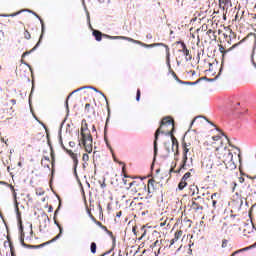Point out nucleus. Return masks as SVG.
<instances>
[{
  "label": "nucleus",
  "mask_w": 256,
  "mask_h": 256,
  "mask_svg": "<svg viewBox=\"0 0 256 256\" xmlns=\"http://www.w3.org/2000/svg\"><path fill=\"white\" fill-rule=\"evenodd\" d=\"M215 156L221 163L217 166L214 165V172L216 175H225L227 169L229 171H235L237 169V163L233 160V152L231 149L219 146L215 150Z\"/></svg>",
  "instance_id": "nucleus-1"
},
{
  "label": "nucleus",
  "mask_w": 256,
  "mask_h": 256,
  "mask_svg": "<svg viewBox=\"0 0 256 256\" xmlns=\"http://www.w3.org/2000/svg\"><path fill=\"white\" fill-rule=\"evenodd\" d=\"M173 131H175V120H173V118L170 116L164 117L160 123V127L154 134V156L157 155V141H159V135H161V133L163 135H170L172 141V149H175L176 147V151H179V141L175 135H173Z\"/></svg>",
  "instance_id": "nucleus-2"
},
{
  "label": "nucleus",
  "mask_w": 256,
  "mask_h": 256,
  "mask_svg": "<svg viewBox=\"0 0 256 256\" xmlns=\"http://www.w3.org/2000/svg\"><path fill=\"white\" fill-rule=\"evenodd\" d=\"M79 145H83L86 153H93V136L91 135V130H89V124H87V120L85 119L81 122Z\"/></svg>",
  "instance_id": "nucleus-3"
},
{
  "label": "nucleus",
  "mask_w": 256,
  "mask_h": 256,
  "mask_svg": "<svg viewBox=\"0 0 256 256\" xmlns=\"http://www.w3.org/2000/svg\"><path fill=\"white\" fill-rule=\"evenodd\" d=\"M126 168L125 165L122 167V174L124 175V178L122 179L123 184L126 186V189H131L132 193H139L141 189H147V185L142 180L136 181V180H129L131 177L127 175L125 172Z\"/></svg>",
  "instance_id": "nucleus-4"
},
{
  "label": "nucleus",
  "mask_w": 256,
  "mask_h": 256,
  "mask_svg": "<svg viewBox=\"0 0 256 256\" xmlns=\"http://www.w3.org/2000/svg\"><path fill=\"white\" fill-rule=\"evenodd\" d=\"M114 39H122L124 41H129L130 43H135L136 45H141V47H145L146 49H152L153 47H164L166 51V59L169 63L170 57H171V50L167 44L164 43H153V44H146L139 40H135L133 38H129L127 36H116Z\"/></svg>",
  "instance_id": "nucleus-5"
},
{
  "label": "nucleus",
  "mask_w": 256,
  "mask_h": 256,
  "mask_svg": "<svg viewBox=\"0 0 256 256\" xmlns=\"http://www.w3.org/2000/svg\"><path fill=\"white\" fill-rule=\"evenodd\" d=\"M13 105H17V100L11 99L9 102H6V104H4L0 113L1 119H11V117H13V114L15 113Z\"/></svg>",
  "instance_id": "nucleus-6"
},
{
  "label": "nucleus",
  "mask_w": 256,
  "mask_h": 256,
  "mask_svg": "<svg viewBox=\"0 0 256 256\" xmlns=\"http://www.w3.org/2000/svg\"><path fill=\"white\" fill-rule=\"evenodd\" d=\"M203 203H205V198L197 196L192 198L190 209L195 213H203Z\"/></svg>",
  "instance_id": "nucleus-7"
},
{
  "label": "nucleus",
  "mask_w": 256,
  "mask_h": 256,
  "mask_svg": "<svg viewBox=\"0 0 256 256\" xmlns=\"http://www.w3.org/2000/svg\"><path fill=\"white\" fill-rule=\"evenodd\" d=\"M57 213H59V209H57L55 211L53 219H54L55 225H57V227L60 231L59 234L48 242H45V243L37 245V246H32L34 249H40V247H45V245H49L50 243H54V241H57V239H59L61 237V235H63V227H61V224H59V222L57 221Z\"/></svg>",
  "instance_id": "nucleus-8"
},
{
  "label": "nucleus",
  "mask_w": 256,
  "mask_h": 256,
  "mask_svg": "<svg viewBox=\"0 0 256 256\" xmlns=\"http://www.w3.org/2000/svg\"><path fill=\"white\" fill-rule=\"evenodd\" d=\"M29 71L31 72L29 67L20 64L18 69H16V75H18V77H29Z\"/></svg>",
  "instance_id": "nucleus-9"
},
{
  "label": "nucleus",
  "mask_w": 256,
  "mask_h": 256,
  "mask_svg": "<svg viewBox=\"0 0 256 256\" xmlns=\"http://www.w3.org/2000/svg\"><path fill=\"white\" fill-rule=\"evenodd\" d=\"M157 181L155 179H149L147 184L148 194L151 195L157 191Z\"/></svg>",
  "instance_id": "nucleus-10"
},
{
  "label": "nucleus",
  "mask_w": 256,
  "mask_h": 256,
  "mask_svg": "<svg viewBox=\"0 0 256 256\" xmlns=\"http://www.w3.org/2000/svg\"><path fill=\"white\" fill-rule=\"evenodd\" d=\"M219 7L227 13V11L233 7V2H231V0H219Z\"/></svg>",
  "instance_id": "nucleus-11"
},
{
  "label": "nucleus",
  "mask_w": 256,
  "mask_h": 256,
  "mask_svg": "<svg viewBox=\"0 0 256 256\" xmlns=\"http://www.w3.org/2000/svg\"><path fill=\"white\" fill-rule=\"evenodd\" d=\"M63 149L66 150V153L71 157V159L73 160V164H74V171H77V166L79 165V159H77V154L74 153L72 150L66 149L65 147H63Z\"/></svg>",
  "instance_id": "nucleus-12"
},
{
  "label": "nucleus",
  "mask_w": 256,
  "mask_h": 256,
  "mask_svg": "<svg viewBox=\"0 0 256 256\" xmlns=\"http://www.w3.org/2000/svg\"><path fill=\"white\" fill-rule=\"evenodd\" d=\"M223 35H224V38L226 39L227 43L229 45H231V43H232L231 37H235V33H233V30L228 29V30H226V32Z\"/></svg>",
  "instance_id": "nucleus-13"
},
{
  "label": "nucleus",
  "mask_w": 256,
  "mask_h": 256,
  "mask_svg": "<svg viewBox=\"0 0 256 256\" xmlns=\"http://www.w3.org/2000/svg\"><path fill=\"white\" fill-rule=\"evenodd\" d=\"M187 161H188L187 153H183V156H182V163H181V165H180L179 170L176 171V173H180L182 169H184V170L187 169Z\"/></svg>",
  "instance_id": "nucleus-14"
},
{
  "label": "nucleus",
  "mask_w": 256,
  "mask_h": 256,
  "mask_svg": "<svg viewBox=\"0 0 256 256\" xmlns=\"http://www.w3.org/2000/svg\"><path fill=\"white\" fill-rule=\"evenodd\" d=\"M181 237H183V232L181 230H177L174 234V238L170 241V245L177 243Z\"/></svg>",
  "instance_id": "nucleus-15"
},
{
  "label": "nucleus",
  "mask_w": 256,
  "mask_h": 256,
  "mask_svg": "<svg viewBox=\"0 0 256 256\" xmlns=\"http://www.w3.org/2000/svg\"><path fill=\"white\" fill-rule=\"evenodd\" d=\"M206 35H208L210 41H217V31L209 29Z\"/></svg>",
  "instance_id": "nucleus-16"
},
{
  "label": "nucleus",
  "mask_w": 256,
  "mask_h": 256,
  "mask_svg": "<svg viewBox=\"0 0 256 256\" xmlns=\"http://www.w3.org/2000/svg\"><path fill=\"white\" fill-rule=\"evenodd\" d=\"M31 53V51H26L22 54V59H21V63H23L24 67H28L29 71H31V73H33V68H31V65H29L27 62H25V57H27V55H29Z\"/></svg>",
  "instance_id": "nucleus-17"
},
{
  "label": "nucleus",
  "mask_w": 256,
  "mask_h": 256,
  "mask_svg": "<svg viewBox=\"0 0 256 256\" xmlns=\"http://www.w3.org/2000/svg\"><path fill=\"white\" fill-rule=\"evenodd\" d=\"M237 45L239 44H233L232 47H230L228 50L225 49V47L223 45H219V51L220 53H222V55H225L226 53H229V51H233V49H235V47H237Z\"/></svg>",
  "instance_id": "nucleus-18"
},
{
  "label": "nucleus",
  "mask_w": 256,
  "mask_h": 256,
  "mask_svg": "<svg viewBox=\"0 0 256 256\" xmlns=\"http://www.w3.org/2000/svg\"><path fill=\"white\" fill-rule=\"evenodd\" d=\"M177 44L181 45L180 51H182V53L185 55V57H188L189 49H187V45H185V42L178 41Z\"/></svg>",
  "instance_id": "nucleus-19"
},
{
  "label": "nucleus",
  "mask_w": 256,
  "mask_h": 256,
  "mask_svg": "<svg viewBox=\"0 0 256 256\" xmlns=\"http://www.w3.org/2000/svg\"><path fill=\"white\" fill-rule=\"evenodd\" d=\"M40 22H41V27H42V34L40 35V39H39L38 43L35 45L34 49H32L31 51H35L39 47V43H41V39H43V33H45V23L43 22L42 19H40Z\"/></svg>",
  "instance_id": "nucleus-20"
},
{
  "label": "nucleus",
  "mask_w": 256,
  "mask_h": 256,
  "mask_svg": "<svg viewBox=\"0 0 256 256\" xmlns=\"http://www.w3.org/2000/svg\"><path fill=\"white\" fill-rule=\"evenodd\" d=\"M92 35L95 37L96 41H101V39L103 37V33H101V31H99V30H94L92 32Z\"/></svg>",
  "instance_id": "nucleus-21"
},
{
  "label": "nucleus",
  "mask_w": 256,
  "mask_h": 256,
  "mask_svg": "<svg viewBox=\"0 0 256 256\" xmlns=\"http://www.w3.org/2000/svg\"><path fill=\"white\" fill-rule=\"evenodd\" d=\"M85 112L94 114L95 113V108L91 107V104L87 103L85 105Z\"/></svg>",
  "instance_id": "nucleus-22"
},
{
  "label": "nucleus",
  "mask_w": 256,
  "mask_h": 256,
  "mask_svg": "<svg viewBox=\"0 0 256 256\" xmlns=\"http://www.w3.org/2000/svg\"><path fill=\"white\" fill-rule=\"evenodd\" d=\"M186 185H187V180H184V178H182L178 184V189H180V191H183V189H185Z\"/></svg>",
  "instance_id": "nucleus-23"
},
{
  "label": "nucleus",
  "mask_w": 256,
  "mask_h": 256,
  "mask_svg": "<svg viewBox=\"0 0 256 256\" xmlns=\"http://www.w3.org/2000/svg\"><path fill=\"white\" fill-rule=\"evenodd\" d=\"M217 195H219V194L218 193H213L211 195L213 209H217V200H215V197H217Z\"/></svg>",
  "instance_id": "nucleus-24"
},
{
  "label": "nucleus",
  "mask_w": 256,
  "mask_h": 256,
  "mask_svg": "<svg viewBox=\"0 0 256 256\" xmlns=\"http://www.w3.org/2000/svg\"><path fill=\"white\" fill-rule=\"evenodd\" d=\"M23 11H25V10H20L16 13H12V14H0V17H17V15H20V13H23Z\"/></svg>",
  "instance_id": "nucleus-25"
},
{
  "label": "nucleus",
  "mask_w": 256,
  "mask_h": 256,
  "mask_svg": "<svg viewBox=\"0 0 256 256\" xmlns=\"http://www.w3.org/2000/svg\"><path fill=\"white\" fill-rule=\"evenodd\" d=\"M243 15H245V11L239 10L235 16L236 21H241L243 19Z\"/></svg>",
  "instance_id": "nucleus-26"
},
{
  "label": "nucleus",
  "mask_w": 256,
  "mask_h": 256,
  "mask_svg": "<svg viewBox=\"0 0 256 256\" xmlns=\"http://www.w3.org/2000/svg\"><path fill=\"white\" fill-rule=\"evenodd\" d=\"M90 251L93 255H95V253H97V243L92 242L90 245Z\"/></svg>",
  "instance_id": "nucleus-27"
},
{
  "label": "nucleus",
  "mask_w": 256,
  "mask_h": 256,
  "mask_svg": "<svg viewBox=\"0 0 256 256\" xmlns=\"http://www.w3.org/2000/svg\"><path fill=\"white\" fill-rule=\"evenodd\" d=\"M190 191H192V196L195 195V191H197L196 193H199V188L196 185H192L190 187Z\"/></svg>",
  "instance_id": "nucleus-28"
},
{
  "label": "nucleus",
  "mask_w": 256,
  "mask_h": 256,
  "mask_svg": "<svg viewBox=\"0 0 256 256\" xmlns=\"http://www.w3.org/2000/svg\"><path fill=\"white\" fill-rule=\"evenodd\" d=\"M7 239L10 247V253H15V247H13V242H11V239L9 237Z\"/></svg>",
  "instance_id": "nucleus-29"
},
{
  "label": "nucleus",
  "mask_w": 256,
  "mask_h": 256,
  "mask_svg": "<svg viewBox=\"0 0 256 256\" xmlns=\"http://www.w3.org/2000/svg\"><path fill=\"white\" fill-rule=\"evenodd\" d=\"M189 146L187 145L186 142L182 143V149H183V153H189Z\"/></svg>",
  "instance_id": "nucleus-30"
},
{
  "label": "nucleus",
  "mask_w": 256,
  "mask_h": 256,
  "mask_svg": "<svg viewBox=\"0 0 256 256\" xmlns=\"http://www.w3.org/2000/svg\"><path fill=\"white\" fill-rule=\"evenodd\" d=\"M21 245L24 247H27V244H25V234L22 232L21 233V238H20Z\"/></svg>",
  "instance_id": "nucleus-31"
},
{
  "label": "nucleus",
  "mask_w": 256,
  "mask_h": 256,
  "mask_svg": "<svg viewBox=\"0 0 256 256\" xmlns=\"http://www.w3.org/2000/svg\"><path fill=\"white\" fill-rule=\"evenodd\" d=\"M183 223H185V225H186L188 228H191V225H192L193 222H192L191 220L185 218V219L183 220Z\"/></svg>",
  "instance_id": "nucleus-32"
},
{
  "label": "nucleus",
  "mask_w": 256,
  "mask_h": 256,
  "mask_svg": "<svg viewBox=\"0 0 256 256\" xmlns=\"http://www.w3.org/2000/svg\"><path fill=\"white\" fill-rule=\"evenodd\" d=\"M230 147H233L234 149L238 150L237 156H238L239 161L241 162V149H239L238 147H235L231 144H230Z\"/></svg>",
  "instance_id": "nucleus-33"
},
{
  "label": "nucleus",
  "mask_w": 256,
  "mask_h": 256,
  "mask_svg": "<svg viewBox=\"0 0 256 256\" xmlns=\"http://www.w3.org/2000/svg\"><path fill=\"white\" fill-rule=\"evenodd\" d=\"M136 101H141V89H138L136 92Z\"/></svg>",
  "instance_id": "nucleus-34"
},
{
  "label": "nucleus",
  "mask_w": 256,
  "mask_h": 256,
  "mask_svg": "<svg viewBox=\"0 0 256 256\" xmlns=\"http://www.w3.org/2000/svg\"><path fill=\"white\" fill-rule=\"evenodd\" d=\"M82 161H84V163H87V161H89V154L87 153L83 154Z\"/></svg>",
  "instance_id": "nucleus-35"
},
{
  "label": "nucleus",
  "mask_w": 256,
  "mask_h": 256,
  "mask_svg": "<svg viewBox=\"0 0 256 256\" xmlns=\"http://www.w3.org/2000/svg\"><path fill=\"white\" fill-rule=\"evenodd\" d=\"M189 178H191V172H186L184 175H183V177H182V179H184V180H188Z\"/></svg>",
  "instance_id": "nucleus-36"
},
{
  "label": "nucleus",
  "mask_w": 256,
  "mask_h": 256,
  "mask_svg": "<svg viewBox=\"0 0 256 256\" xmlns=\"http://www.w3.org/2000/svg\"><path fill=\"white\" fill-rule=\"evenodd\" d=\"M88 215H89L90 219H91L94 223H96L97 219L95 218V216H93V214L91 213V210H88Z\"/></svg>",
  "instance_id": "nucleus-37"
},
{
  "label": "nucleus",
  "mask_w": 256,
  "mask_h": 256,
  "mask_svg": "<svg viewBox=\"0 0 256 256\" xmlns=\"http://www.w3.org/2000/svg\"><path fill=\"white\" fill-rule=\"evenodd\" d=\"M142 235L141 238L145 237L147 235V230L145 229V226L141 227Z\"/></svg>",
  "instance_id": "nucleus-38"
},
{
  "label": "nucleus",
  "mask_w": 256,
  "mask_h": 256,
  "mask_svg": "<svg viewBox=\"0 0 256 256\" xmlns=\"http://www.w3.org/2000/svg\"><path fill=\"white\" fill-rule=\"evenodd\" d=\"M24 37H25L26 39H31V33H29L27 30H25V32H24Z\"/></svg>",
  "instance_id": "nucleus-39"
},
{
  "label": "nucleus",
  "mask_w": 256,
  "mask_h": 256,
  "mask_svg": "<svg viewBox=\"0 0 256 256\" xmlns=\"http://www.w3.org/2000/svg\"><path fill=\"white\" fill-rule=\"evenodd\" d=\"M51 158H52V162L55 161V152L53 151V148H51Z\"/></svg>",
  "instance_id": "nucleus-40"
},
{
  "label": "nucleus",
  "mask_w": 256,
  "mask_h": 256,
  "mask_svg": "<svg viewBox=\"0 0 256 256\" xmlns=\"http://www.w3.org/2000/svg\"><path fill=\"white\" fill-rule=\"evenodd\" d=\"M106 99V105H107V109H108V115L111 113V108H109V101H107V97H105Z\"/></svg>",
  "instance_id": "nucleus-41"
},
{
  "label": "nucleus",
  "mask_w": 256,
  "mask_h": 256,
  "mask_svg": "<svg viewBox=\"0 0 256 256\" xmlns=\"http://www.w3.org/2000/svg\"><path fill=\"white\" fill-rule=\"evenodd\" d=\"M213 141H221V136H213Z\"/></svg>",
  "instance_id": "nucleus-42"
},
{
  "label": "nucleus",
  "mask_w": 256,
  "mask_h": 256,
  "mask_svg": "<svg viewBox=\"0 0 256 256\" xmlns=\"http://www.w3.org/2000/svg\"><path fill=\"white\" fill-rule=\"evenodd\" d=\"M239 183H245V178L243 176H240L238 178Z\"/></svg>",
  "instance_id": "nucleus-43"
},
{
  "label": "nucleus",
  "mask_w": 256,
  "mask_h": 256,
  "mask_svg": "<svg viewBox=\"0 0 256 256\" xmlns=\"http://www.w3.org/2000/svg\"><path fill=\"white\" fill-rule=\"evenodd\" d=\"M0 139L2 141V143H5V145H7V142L9 141V139H4L3 137L0 136Z\"/></svg>",
  "instance_id": "nucleus-44"
},
{
  "label": "nucleus",
  "mask_w": 256,
  "mask_h": 256,
  "mask_svg": "<svg viewBox=\"0 0 256 256\" xmlns=\"http://www.w3.org/2000/svg\"><path fill=\"white\" fill-rule=\"evenodd\" d=\"M107 233H108V235L112 238V239H115V236L113 235V232H111V231H107Z\"/></svg>",
  "instance_id": "nucleus-45"
},
{
  "label": "nucleus",
  "mask_w": 256,
  "mask_h": 256,
  "mask_svg": "<svg viewBox=\"0 0 256 256\" xmlns=\"http://www.w3.org/2000/svg\"><path fill=\"white\" fill-rule=\"evenodd\" d=\"M14 198H15V201H16V207H19V203H17V193L14 192Z\"/></svg>",
  "instance_id": "nucleus-46"
},
{
  "label": "nucleus",
  "mask_w": 256,
  "mask_h": 256,
  "mask_svg": "<svg viewBox=\"0 0 256 256\" xmlns=\"http://www.w3.org/2000/svg\"><path fill=\"white\" fill-rule=\"evenodd\" d=\"M222 247H227V240L224 239V240L222 241Z\"/></svg>",
  "instance_id": "nucleus-47"
},
{
  "label": "nucleus",
  "mask_w": 256,
  "mask_h": 256,
  "mask_svg": "<svg viewBox=\"0 0 256 256\" xmlns=\"http://www.w3.org/2000/svg\"><path fill=\"white\" fill-rule=\"evenodd\" d=\"M95 223H96V225H97L98 227H103V223H101V222H99V221H97V220H96Z\"/></svg>",
  "instance_id": "nucleus-48"
},
{
  "label": "nucleus",
  "mask_w": 256,
  "mask_h": 256,
  "mask_svg": "<svg viewBox=\"0 0 256 256\" xmlns=\"http://www.w3.org/2000/svg\"><path fill=\"white\" fill-rule=\"evenodd\" d=\"M101 229H103V231H105L106 233L109 231V229H107V226L102 225Z\"/></svg>",
  "instance_id": "nucleus-49"
},
{
  "label": "nucleus",
  "mask_w": 256,
  "mask_h": 256,
  "mask_svg": "<svg viewBox=\"0 0 256 256\" xmlns=\"http://www.w3.org/2000/svg\"><path fill=\"white\" fill-rule=\"evenodd\" d=\"M172 75H173V77H174L177 81H179V77L177 76V74H176L175 72H172Z\"/></svg>",
  "instance_id": "nucleus-50"
},
{
  "label": "nucleus",
  "mask_w": 256,
  "mask_h": 256,
  "mask_svg": "<svg viewBox=\"0 0 256 256\" xmlns=\"http://www.w3.org/2000/svg\"><path fill=\"white\" fill-rule=\"evenodd\" d=\"M167 225V221L161 222L160 227H165Z\"/></svg>",
  "instance_id": "nucleus-51"
},
{
  "label": "nucleus",
  "mask_w": 256,
  "mask_h": 256,
  "mask_svg": "<svg viewBox=\"0 0 256 256\" xmlns=\"http://www.w3.org/2000/svg\"><path fill=\"white\" fill-rule=\"evenodd\" d=\"M48 213H53V206H49Z\"/></svg>",
  "instance_id": "nucleus-52"
},
{
  "label": "nucleus",
  "mask_w": 256,
  "mask_h": 256,
  "mask_svg": "<svg viewBox=\"0 0 256 256\" xmlns=\"http://www.w3.org/2000/svg\"><path fill=\"white\" fill-rule=\"evenodd\" d=\"M157 244H159V240H156V241L152 244V247H157Z\"/></svg>",
  "instance_id": "nucleus-53"
},
{
  "label": "nucleus",
  "mask_w": 256,
  "mask_h": 256,
  "mask_svg": "<svg viewBox=\"0 0 256 256\" xmlns=\"http://www.w3.org/2000/svg\"><path fill=\"white\" fill-rule=\"evenodd\" d=\"M121 215H123V212H121V211L116 213V217H121Z\"/></svg>",
  "instance_id": "nucleus-54"
},
{
  "label": "nucleus",
  "mask_w": 256,
  "mask_h": 256,
  "mask_svg": "<svg viewBox=\"0 0 256 256\" xmlns=\"http://www.w3.org/2000/svg\"><path fill=\"white\" fill-rule=\"evenodd\" d=\"M202 31H207V25L202 26Z\"/></svg>",
  "instance_id": "nucleus-55"
},
{
  "label": "nucleus",
  "mask_w": 256,
  "mask_h": 256,
  "mask_svg": "<svg viewBox=\"0 0 256 256\" xmlns=\"http://www.w3.org/2000/svg\"><path fill=\"white\" fill-rule=\"evenodd\" d=\"M70 147H74L75 146V142H69Z\"/></svg>",
  "instance_id": "nucleus-56"
},
{
  "label": "nucleus",
  "mask_w": 256,
  "mask_h": 256,
  "mask_svg": "<svg viewBox=\"0 0 256 256\" xmlns=\"http://www.w3.org/2000/svg\"><path fill=\"white\" fill-rule=\"evenodd\" d=\"M198 117H195L192 122H191V125H193V123H195V121H197Z\"/></svg>",
  "instance_id": "nucleus-57"
},
{
  "label": "nucleus",
  "mask_w": 256,
  "mask_h": 256,
  "mask_svg": "<svg viewBox=\"0 0 256 256\" xmlns=\"http://www.w3.org/2000/svg\"><path fill=\"white\" fill-rule=\"evenodd\" d=\"M102 189H105V187H107V185L105 183L101 184Z\"/></svg>",
  "instance_id": "nucleus-58"
},
{
  "label": "nucleus",
  "mask_w": 256,
  "mask_h": 256,
  "mask_svg": "<svg viewBox=\"0 0 256 256\" xmlns=\"http://www.w3.org/2000/svg\"><path fill=\"white\" fill-rule=\"evenodd\" d=\"M175 171V168H172L169 170V173H173Z\"/></svg>",
  "instance_id": "nucleus-59"
},
{
  "label": "nucleus",
  "mask_w": 256,
  "mask_h": 256,
  "mask_svg": "<svg viewBox=\"0 0 256 256\" xmlns=\"http://www.w3.org/2000/svg\"><path fill=\"white\" fill-rule=\"evenodd\" d=\"M69 96H68V98H67V100H66V105L68 106L69 105Z\"/></svg>",
  "instance_id": "nucleus-60"
},
{
  "label": "nucleus",
  "mask_w": 256,
  "mask_h": 256,
  "mask_svg": "<svg viewBox=\"0 0 256 256\" xmlns=\"http://www.w3.org/2000/svg\"><path fill=\"white\" fill-rule=\"evenodd\" d=\"M190 172L195 173V169H190Z\"/></svg>",
  "instance_id": "nucleus-61"
},
{
  "label": "nucleus",
  "mask_w": 256,
  "mask_h": 256,
  "mask_svg": "<svg viewBox=\"0 0 256 256\" xmlns=\"http://www.w3.org/2000/svg\"><path fill=\"white\" fill-rule=\"evenodd\" d=\"M11 256H15V252H11Z\"/></svg>",
  "instance_id": "nucleus-62"
},
{
  "label": "nucleus",
  "mask_w": 256,
  "mask_h": 256,
  "mask_svg": "<svg viewBox=\"0 0 256 256\" xmlns=\"http://www.w3.org/2000/svg\"><path fill=\"white\" fill-rule=\"evenodd\" d=\"M254 39H255V43H256V35L254 34Z\"/></svg>",
  "instance_id": "nucleus-63"
},
{
  "label": "nucleus",
  "mask_w": 256,
  "mask_h": 256,
  "mask_svg": "<svg viewBox=\"0 0 256 256\" xmlns=\"http://www.w3.org/2000/svg\"><path fill=\"white\" fill-rule=\"evenodd\" d=\"M193 245V243L192 244H189V247H191Z\"/></svg>",
  "instance_id": "nucleus-64"
}]
</instances>
